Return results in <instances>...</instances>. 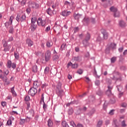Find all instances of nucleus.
Returning a JSON list of instances; mask_svg holds the SVG:
<instances>
[{
  "instance_id": "nucleus-1",
  "label": "nucleus",
  "mask_w": 127,
  "mask_h": 127,
  "mask_svg": "<svg viewBox=\"0 0 127 127\" xmlns=\"http://www.w3.org/2000/svg\"><path fill=\"white\" fill-rule=\"evenodd\" d=\"M37 24L39 26H42L43 27H45L46 24V21L45 20H42L41 18H39L37 20Z\"/></svg>"
},
{
  "instance_id": "nucleus-2",
  "label": "nucleus",
  "mask_w": 127,
  "mask_h": 127,
  "mask_svg": "<svg viewBox=\"0 0 127 127\" xmlns=\"http://www.w3.org/2000/svg\"><path fill=\"white\" fill-rule=\"evenodd\" d=\"M7 67L9 68L12 67L13 69H15L16 68V64L14 63H12L11 61H8L7 63Z\"/></svg>"
},
{
  "instance_id": "nucleus-3",
  "label": "nucleus",
  "mask_w": 127,
  "mask_h": 127,
  "mask_svg": "<svg viewBox=\"0 0 127 127\" xmlns=\"http://www.w3.org/2000/svg\"><path fill=\"white\" fill-rule=\"evenodd\" d=\"M36 93H37V89L36 88L32 87L29 90V95H30L32 97L35 96Z\"/></svg>"
},
{
  "instance_id": "nucleus-4",
  "label": "nucleus",
  "mask_w": 127,
  "mask_h": 127,
  "mask_svg": "<svg viewBox=\"0 0 127 127\" xmlns=\"http://www.w3.org/2000/svg\"><path fill=\"white\" fill-rule=\"evenodd\" d=\"M0 79H2V81L4 82V85H9V81L7 80V77L2 76V75L0 74Z\"/></svg>"
},
{
  "instance_id": "nucleus-5",
  "label": "nucleus",
  "mask_w": 127,
  "mask_h": 127,
  "mask_svg": "<svg viewBox=\"0 0 127 127\" xmlns=\"http://www.w3.org/2000/svg\"><path fill=\"white\" fill-rule=\"evenodd\" d=\"M45 58L46 61L47 62L49 61L51 58V52L47 51L45 54Z\"/></svg>"
},
{
  "instance_id": "nucleus-6",
  "label": "nucleus",
  "mask_w": 127,
  "mask_h": 127,
  "mask_svg": "<svg viewBox=\"0 0 127 127\" xmlns=\"http://www.w3.org/2000/svg\"><path fill=\"white\" fill-rule=\"evenodd\" d=\"M29 7L30 8H38L39 7V4L32 2L29 4Z\"/></svg>"
},
{
  "instance_id": "nucleus-7",
  "label": "nucleus",
  "mask_w": 127,
  "mask_h": 127,
  "mask_svg": "<svg viewBox=\"0 0 127 127\" xmlns=\"http://www.w3.org/2000/svg\"><path fill=\"white\" fill-rule=\"evenodd\" d=\"M25 15H21V16L19 15H17V17H16V20L19 22V21H23L25 20Z\"/></svg>"
},
{
  "instance_id": "nucleus-8",
  "label": "nucleus",
  "mask_w": 127,
  "mask_h": 127,
  "mask_svg": "<svg viewBox=\"0 0 127 127\" xmlns=\"http://www.w3.org/2000/svg\"><path fill=\"white\" fill-rule=\"evenodd\" d=\"M61 14L63 16H68V15H70V14H71V11L64 10L61 13Z\"/></svg>"
},
{
  "instance_id": "nucleus-9",
  "label": "nucleus",
  "mask_w": 127,
  "mask_h": 127,
  "mask_svg": "<svg viewBox=\"0 0 127 127\" xmlns=\"http://www.w3.org/2000/svg\"><path fill=\"white\" fill-rule=\"evenodd\" d=\"M101 32L103 35L104 39H108V37H109V34L107 32V31L102 30Z\"/></svg>"
},
{
  "instance_id": "nucleus-10",
  "label": "nucleus",
  "mask_w": 127,
  "mask_h": 127,
  "mask_svg": "<svg viewBox=\"0 0 127 127\" xmlns=\"http://www.w3.org/2000/svg\"><path fill=\"white\" fill-rule=\"evenodd\" d=\"M26 44L28 45L29 47H31L33 45V41L30 39H27L26 40Z\"/></svg>"
},
{
  "instance_id": "nucleus-11",
  "label": "nucleus",
  "mask_w": 127,
  "mask_h": 127,
  "mask_svg": "<svg viewBox=\"0 0 127 127\" xmlns=\"http://www.w3.org/2000/svg\"><path fill=\"white\" fill-rule=\"evenodd\" d=\"M42 102H43V109L44 110H46V109H47V105H46L45 102H44V97H43V94H42L41 103H42Z\"/></svg>"
},
{
  "instance_id": "nucleus-12",
  "label": "nucleus",
  "mask_w": 127,
  "mask_h": 127,
  "mask_svg": "<svg viewBox=\"0 0 127 127\" xmlns=\"http://www.w3.org/2000/svg\"><path fill=\"white\" fill-rule=\"evenodd\" d=\"M28 117H30L31 118L34 117V111H33V110L31 109V110H30L29 112L28 113Z\"/></svg>"
},
{
  "instance_id": "nucleus-13",
  "label": "nucleus",
  "mask_w": 127,
  "mask_h": 127,
  "mask_svg": "<svg viewBox=\"0 0 127 127\" xmlns=\"http://www.w3.org/2000/svg\"><path fill=\"white\" fill-rule=\"evenodd\" d=\"M53 45V42L52 41H48L47 42V47H49L50 48V47H52Z\"/></svg>"
},
{
  "instance_id": "nucleus-14",
  "label": "nucleus",
  "mask_w": 127,
  "mask_h": 127,
  "mask_svg": "<svg viewBox=\"0 0 127 127\" xmlns=\"http://www.w3.org/2000/svg\"><path fill=\"white\" fill-rule=\"evenodd\" d=\"M57 93L58 96H60V97H61V96L63 95V90H62V89H57Z\"/></svg>"
},
{
  "instance_id": "nucleus-15",
  "label": "nucleus",
  "mask_w": 127,
  "mask_h": 127,
  "mask_svg": "<svg viewBox=\"0 0 127 127\" xmlns=\"http://www.w3.org/2000/svg\"><path fill=\"white\" fill-rule=\"evenodd\" d=\"M38 70V68L37 67V65H34L32 68V71L34 73H36Z\"/></svg>"
},
{
  "instance_id": "nucleus-16",
  "label": "nucleus",
  "mask_w": 127,
  "mask_h": 127,
  "mask_svg": "<svg viewBox=\"0 0 127 127\" xmlns=\"http://www.w3.org/2000/svg\"><path fill=\"white\" fill-rule=\"evenodd\" d=\"M37 27V25L35 24H32L31 25V29L33 31H34L36 29V28Z\"/></svg>"
},
{
  "instance_id": "nucleus-17",
  "label": "nucleus",
  "mask_w": 127,
  "mask_h": 127,
  "mask_svg": "<svg viewBox=\"0 0 127 127\" xmlns=\"http://www.w3.org/2000/svg\"><path fill=\"white\" fill-rule=\"evenodd\" d=\"M110 49H116L117 48V45L115 43H111L110 46Z\"/></svg>"
},
{
  "instance_id": "nucleus-18",
  "label": "nucleus",
  "mask_w": 127,
  "mask_h": 127,
  "mask_svg": "<svg viewBox=\"0 0 127 127\" xmlns=\"http://www.w3.org/2000/svg\"><path fill=\"white\" fill-rule=\"evenodd\" d=\"M48 127H53V122H52V121H51V120L50 119H49V120L48 121Z\"/></svg>"
},
{
  "instance_id": "nucleus-19",
  "label": "nucleus",
  "mask_w": 127,
  "mask_h": 127,
  "mask_svg": "<svg viewBox=\"0 0 127 127\" xmlns=\"http://www.w3.org/2000/svg\"><path fill=\"white\" fill-rule=\"evenodd\" d=\"M70 126H71V127H79V126H80V124H77V126H76V124H75V123L73 121H71L70 122Z\"/></svg>"
},
{
  "instance_id": "nucleus-20",
  "label": "nucleus",
  "mask_w": 127,
  "mask_h": 127,
  "mask_svg": "<svg viewBox=\"0 0 127 127\" xmlns=\"http://www.w3.org/2000/svg\"><path fill=\"white\" fill-rule=\"evenodd\" d=\"M119 25L121 27H125L126 26V23L124 21H120L119 22Z\"/></svg>"
},
{
  "instance_id": "nucleus-21",
  "label": "nucleus",
  "mask_w": 127,
  "mask_h": 127,
  "mask_svg": "<svg viewBox=\"0 0 127 127\" xmlns=\"http://www.w3.org/2000/svg\"><path fill=\"white\" fill-rule=\"evenodd\" d=\"M74 19H76V20L79 21V19L80 18V14L77 13V14H74L73 15Z\"/></svg>"
},
{
  "instance_id": "nucleus-22",
  "label": "nucleus",
  "mask_w": 127,
  "mask_h": 127,
  "mask_svg": "<svg viewBox=\"0 0 127 127\" xmlns=\"http://www.w3.org/2000/svg\"><path fill=\"white\" fill-rule=\"evenodd\" d=\"M62 125L63 127H69V125H68V124L65 121H63L62 123Z\"/></svg>"
},
{
  "instance_id": "nucleus-23",
  "label": "nucleus",
  "mask_w": 127,
  "mask_h": 127,
  "mask_svg": "<svg viewBox=\"0 0 127 127\" xmlns=\"http://www.w3.org/2000/svg\"><path fill=\"white\" fill-rule=\"evenodd\" d=\"M11 93H12L13 96H16V92L14 91V87H13L11 88Z\"/></svg>"
},
{
  "instance_id": "nucleus-24",
  "label": "nucleus",
  "mask_w": 127,
  "mask_h": 127,
  "mask_svg": "<svg viewBox=\"0 0 127 127\" xmlns=\"http://www.w3.org/2000/svg\"><path fill=\"white\" fill-rule=\"evenodd\" d=\"M10 46H6V47H4L3 51L6 52V51H9V49H10Z\"/></svg>"
},
{
  "instance_id": "nucleus-25",
  "label": "nucleus",
  "mask_w": 127,
  "mask_h": 127,
  "mask_svg": "<svg viewBox=\"0 0 127 127\" xmlns=\"http://www.w3.org/2000/svg\"><path fill=\"white\" fill-rule=\"evenodd\" d=\"M111 11H112L113 12H116V11H118V9L114 6H112L110 8Z\"/></svg>"
},
{
  "instance_id": "nucleus-26",
  "label": "nucleus",
  "mask_w": 127,
  "mask_h": 127,
  "mask_svg": "<svg viewBox=\"0 0 127 127\" xmlns=\"http://www.w3.org/2000/svg\"><path fill=\"white\" fill-rule=\"evenodd\" d=\"M35 89L38 88V82L37 81H34L33 83V87Z\"/></svg>"
},
{
  "instance_id": "nucleus-27",
  "label": "nucleus",
  "mask_w": 127,
  "mask_h": 127,
  "mask_svg": "<svg viewBox=\"0 0 127 127\" xmlns=\"http://www.w3.org/2000/svg\"><path fill=\"white\" fill-rule=\"evenodd\" d=\"M91 38V35L89 33H87V34H86V36H85V40H90V39Z\"/></svg>"
},
{
  "instance_id": "nucleus-28",
  "label": "nucleus",
  "mask_w": 127,
  "mask_h": 127,
  "mask_svg": "<svg viewBox=\"0 0 127 127\" xmlns=\"http://www.w3.org/2000/svg\"><path fill=\"white\" fill-rule=\"evenodd\" d=\"M88 40H86L85 39L83 41V45H84V46H87V45H88V44H89L88 43Z\"/></svg>"
},
{
  "instance_id": "nucleus-29",
  "label": "nucleus",
  "mask_w": 127,
  "mask_h": 127,
  "mask_svg": "<svg viewBox=\"0 0 127 127\" xmlns=\"http://www.w3.org/2000/svg\"><path fill=\"white\" fill-rule=\"evenodd\" d=\"M5 27L6 28H8L10 25H11V23L10 22H6V23H4Z\"/></svg>"
},
{
  "instance_id": "nucleus-30",
  "label": "nucleus",
  "mask_w": 127,
  "mask_h": 127,
  "mask_svg": "<svg viewBox=\"0 0 127 127\" xmlns=\"http://www.w3.org/2000/svg\"><path fill=\"white\" fill-rule=\"evenodd\" d=\"M2 43L3 47H5L7 46V42H6V41H5V40H3L2 41Z\"/></svg>"
},
{
  "instance_id": "nucleus-31",
  "label": "nucleus",
  "mask_w": 127,
  "mask_h": 127,
  "mask_svg": "<svg viewBox=\"0 0 127 127\" xmlns=\"http://www.w3.org/2000/svg\"><path fill=\"white\" fill-rule=\"evenodd\" d=\"M47 12L48 14H49V15H51V14H52V10H51V8H48L47 10Z\"/></svg>"
},
{
  "instance_id": "nucleus-32",
  "label": "nucleus",
  "mask_w": 127,
  "mask_h": 127,
  "mask_svg": "<svg viewBox=\"0 0 127 127\" xmlns=\"http://www.w3.org/2000/svg\"><path fill=\"white\" fill-rule=\"evenodd\" d=\"M35 22H36V18L34 17L31 18V23L32 24H35Z\"/></svg>"
},
{
  "instance_id": "nucleus-33",
  "label": "nucleus",
  "mask_w": 127,
  "mask_h": 127,
  "mask_svg": "<svg viewBox=\"0 0 127 127\" xmlns=\"http://www.w3.org/2000/svg\"><path fill=\"white\" fill-rule=\"evenodd\" d=\"M45 74H48L49 73V68L48 67H46L44 70Z\"/></svg>"
},
{
  "instance_id": "nucleus-34",
  "label": "nucleus",
  "mask_w": 127,
  "mask_h": 127,
  "mask_svg": "<svg viewBox=\"0 0 127 127\" xmlns=\"http://www.w3.org/2000/svg\"><path fill=\"white\" fill-rule=\"evenodd\" d=\"M65 46H66V44H63L61 47L60 50L63 51L64 49H65Z\"/></svg>"
},
{
  "instance_id": "nucleus-35",
  "label": "nucleus",
  "mask_w": 127,
  "mask_h": 127,
  "mask_svg": "<svg viewBox=\"0 0 127 127\" xmlns=\"http://www.w3.org/2000/svg\"><path fill=\"white\" fill-rule=\"evenodd\" d=\"M102 125H103V121H100L98 123L97 127H102Z\"/></svg>"
},
{
  "instance_id": "nucleus-36",
  "label": "nucleus",
  "mask_w": 127,
  "mask_h": 127,
  "mask_svg": "<svg viewBox=\"0 0 127 127\" xmlns=\"http://www.w3.org/2000/svg\"><path fill=\"white\" fill-rule=\"evenodd\" d=\"M114 16L115 17H119V16H120V12L117 11L114 14Z\"/></svg>"
},
{
  "instance_id": "nucleus-37",
  "label": "nucleus",
  "mask_w": 127,
  "mask_h": 127,
  "mask_svg": "<svg viewBox=\"0 0 127 127\" xmlns=\"http://www.w3.org/2000/svg\"><path fill=\"white\" fill-rule=\"evenodd\" d=\"M12 20H13V16H11L9 17L8 22H10V23H11V24H12Z\"/></svg>"
},
{
  "instance_id": "nucleus-38",
  "label": "nucleus",
  "mask_w": 127,
  "mask_h": 127,
  "mask_svg": "<svg viewBox=\"0 0 127 127\" xmlns=\"http://www.w3.org/2000/svg\"><path fill=\"white\" fill-rule=\"evenodd\" d=\"M14 57L15 59H18L19 58V55L17 53H14Z\"/></svg>"
},
{
  "instance_id": "nucleus-39",
  "label": "nucleus",
  "mask_w": 127,
  "mask_h": 127,
  "mask_svg": "<svg viewBox=\"0 0 127 127\" xmlns=\"http://www.w3.org/2000/svg\"><path fill=\"white\" fill-rule=\"evenodd\" d=\"M25 101H26V102H28V101H30V98L29 96H26L25 97Z\"/></svg>"
},
{
  "instance_id": "nucleus-40",
  "label": "nucleus",
  "mask_w": 127,
  "mask_h": 127,
  "mask_svg": "<svg viewBox=\"0 0 127 127\" xmlns=\"http://www.w3.org/2000/svg\"><path fill=\"white\" fill-rule=\"evenodd\" d=\"M85 81L87 82V83H90L91 82V79L88 77L86 76L85 77Z\"/></svg>"
},
{
  "instance_id": "nucleus-41",
  "label": "nucleus",
  "mask_w": 127,
  "mask_h": 127,
  "mask_svg": "<svg viewBox=\"0 0 127 127\" xmlns=\"http://www.w3.org/2000/svg\"><path fill=\"white\" fill-rule=\"evenodd\" d=\"M30 120H31V117L29 116V117H27L25 120V122H26L27 123H28L29 122H30Z\"/></svg>"
},
{
  "instance_id": "nucleus-42",
  "label": "nucleus",
  "mask_w": 127,
  "mask_h": 127,
  "mask_svg": "<svg viewBox=\"0 0 127 127\" xmlns=\"http://www.w3.org/2000/svg\"><path fill=\"white\" fill-rule=\"evenodd\" d=\"M3 73H4V75L5 74L6 75H8L9 71H8V69H5Z\"/></svg>"
},
{
  "instance_id": "nucleus-43",
  "label": "nucleus",
  "mask_w": 127,
  "mask_h": 127,
  "mask_svg": "<svg viewBox=\"0 0 127 127\" xmlns=\"http://www.w3.org/2000/svg\"><path fill=\"white\" fill-rule=\"evenodd\" d=\"M116 60H117L116 57H113L111 59V63H115L116 62Z\"/></svg>"
},
{
  "instance_id": "nucleus-44",
  "label": "nucleus",
  "mask_w": 127,
  "mask_h": 127,
  "mask_svg": "<svg viewBox=\"0 0 127 127\" xmlns=\"http://www.w3.org/2000/svg\"><path fill=\"white\" fill-rule=\"evenodd\" d=\"M9 33H12L13 32V27L12 26L9 27Z\"/></svg>"
},
{
  "instance_id": "nucleus-45",
  "label": "nucleus",
  "mask_w": 127,
  "mask_h": 127,
  "mask_svg": "<svg viewBox=\"0 0 127 127\" xmlns=\"http://www.w3.org/2000/svg\"><path fill=\"white\" fill-rule=\"evenodd\" d=\"M1 105L2 107H3V108H4L5 107V106H6V103L4 101L2 102L1 103Z\"/></svg>"
},
{
  "instance_id": "nucleus-46",
  "label": "nucleus",
  "mask_w": 127,
  "mask_h": 127,
  "mask_svg": "<svg viewBox=\"0 0 127 127\" xmlns=\"http://www.w3.org/2000/svg\"><path fill=\"white\" fill-rule=\"evenodd\" d=\"M13 40V37L12 36L9 37L7 41L8 42H10Z\"/></svg>"
},
{
  "instance_id": "nucleus-47",
  "label": "nucleus",
  "mask_w": 127,
  "mask_h": 127,
  "mask_svg": "<svg viewBox=\"0 0 127 127\" xmlns=\"http://www.w3.org/2000/svg\"><path fill=\"white\" fill-rule=\"evenodd\" d=\"M25 123V119H20V125H23Z\"/></svg>"
},
{
  "instance_id": "nucleus-48",
  "label": "nucleus",
  "mask_w": 127,
  "mask_h": 127,
  "mask_svg": "<svg viewBox=\"0 0 127 127\" xmlns=\"http://www.w3.org/2000/svg\"><path fill=\"white\" fill-rule=\"evenodd\" d=\"M72 68H75L78 67V64H72L71 66Z\"/></svg>"
},
{
  "instance_id": "nucleus-49",
  "label": "nucleus",
  "mask_w": 127,
  "mask_h": 127,
  "mask_svg": "<svg viewBox=\"0 0 127 127\" xmlns=\"http://www.w3.org/2000/svg\"><path fill=\"white\" fill-rule=\"evenodd\" d=\"M108 89H109V90H107V93H108V92H109V93H111V90H112V89H113V87L108 86Z\"/></svg>"
},
{
  "instance_id": "nucleus-50",
  "label": "nucleus",
  "mask_w": 127,
  "mask_h": 127,
  "mask_svg": "<svg viewBox=\"0 0 127 127\" xmlns=\"http://www.w3.org/2000/svg\"><path fill=\"white\" fill-rule=\"evenodd\" d=\"M50 30V26H49L47 27H46L45 31H46V32H48V31H49Z\"/></svg>"
},
{
  "instance_id": "nucleus-51",
  "label": "nucleus",
  "mask_w": 127,
  "mask_h": 127,
  "mask_svg": "<svg viewBox=\"0 0 127 127\" xmlns=\"http://www.w3.org/2000/svg\"><path fill=\"white\" fill-rule=\"evenodd\" d=\"M57 89H61V83H59L58 85L57 86Z\"/></svg>"
},
{
  "instance_id": "nucleus-52",
  "label": "nucleus",
  "mask_w": 127,
  "mask_h": 127,
  "mask_svg": "<svg viewBox=\"0 0 127 127\" xmlns=\"http://www.w3.org/2000/svg\"><path fill=\"white\" fill-rule=\"evenodd\" d=\"M89 20H90V19H89V18H85L84 19V21L85 22H86V23H88V22H89Z\"/></svg>"
},
{
  "instance_id": "nucleus-53",
  "label": "nucleus",
  "mask_w": 127,
  "mask_h": 127,
  "mask_svg": "<svg viewBox=\"0 0 127 127\" xmlns=\"http://www.w3.org/2000/svg\"><path fill=\"white\" fill-rule=\"evenodd\" d=\"M80 59V58H79V57H75L73 58V60L74 61H79V60Z\"/></svg>"
},
{
  "instance_id": "nucleus-54",
  "label": "nucleus",
  "mask_w": 127,
  "mask_h": 127,
  "mask_svg": "<svg viewBox=\"0 0 127 127\" xmlns=\"http://www.w3.org/2000/svg\"><path fill=\"white\" fill-rule=\"evenodd\" d=\"M122 127H127V124H126V121H123L122 123Z\"/></svg>"
},
{
  "instance_id": "nucleus-55",
  "label": "nucleus",
  "mask_w": 127,
  "mask_h": 127,
  "mask_svg": "<svg viewBox=\"0 0 127 127\" xmlns=\"http://www.w3.org/2000/svg\"><path fill=\"white\" fill-rule=\"evenodd\" d=\"M7 125L8 126H10V125H11V120H9L7 121Z\"/></svg>"
},
{
  "instance_id": "nucleus-56",
  "label": "nucleus",
  "mask_w": 127,
  "mask_h": 127,
  "mask_svg": "<svg viewBox=\"0 0 127 127\" xmlns=\"http://www.w3.org/2000/svg\"><path fill=\"white\" fill-rule=\"evenodd\" d=\"M95 85H96V86H99V85H100V81H99V80H96V81H95Z\"/></svg>"
},
{
  "instance_id": "nucleus-57",
  "label": "nucleus",
  "mask_w": 127,
  "mask_h": 127,
  "mask_svg": "<svg viewBox=\"0 0 127 127\" xmlns=\"http://www.w3.org/2000/svg\"><path fill=\"white\" fill-rule=\"evenodd\" d=\"M58 58H59V57H58V56H54L53 57V59L54 60H57L58 59Z\"/></svg>"
},
{
  "instance_id": "nucleus-58",
  "label": "nucleus",
  "mask_w": 127,
  "mask_h": 127,
  "mask_svg": "<svg viewBox=\"0 0 127 127\" xmlns=\"http://www.w3.org/2000/svg\"><path fill=\"white\" fill-rule=\"evenodd\" d=\"M47 86V85L46 84V83H45L42 85V89H44V88H46Z\"/></svg>"
},
{
  "instance_id": "nucleus-59",
  "label": "nucleus",
  "mask_w": 127,
  "mask_h": 127,
  "mask_svg": "<svg viewBox=\"0 0 127 127\" xmlns=\"http://www.w3.org/2000/svg\"><path fill=\"white\" fill-rule=\"evenodd\" d=\"M114 112H115L114 110H111L110 112H109V115H114Z\"/></svg>"
},
{
  "instance_id": "nucleus-60",
  "label": "nucleus",
  "mask_w": 127,
  "mask_h": 127,
  "mask_svg": "<svg viewBox=\"0 0 127 127\" xmlns=\"http://www.w3.org/2000/svg\"><path fill=\"white\" fill-rule=\"evenodd\" d=\"M72 63L70 62L67 65V68H69V67H70V66H72Z\"/></svg>"
},
{
  "instance_id": "nucleus-61",
  "label": "nucleus",
  "mask_w": 127,
  "mask_h": 127,
  "mask_svg": "<svg viewBox=\"0 0 127 127\" xmlns=\"http://www.w3.org/2000/svg\"><path fill=\"white\" fill-rule=\"evenodd\" d=\"M85 57H86V58H90V54L89 53H87L85 55Z\"/></svg>"
},
{
  "instance_id": "nucleus-62",
  "label": "nucleus",
  "mask_w": 127,
  "mask_h": 127,
  "mask_svg": "<svg viewBox=\"0 0 127 127\" xmlns=\"http://www.w3.org/2000/svg\"><path fill=\"white\" fill-rule=\"evenodd\" d=\"M123 50H124V47H121L119 49V52H123Z\"/></svg>"
},
{
  "instance_id": "nucleus-63",
  "label": "nucleus",
  "mask_w": 127,
  "mask_h": 127,
  "mask_svg": "<svg viewBox=\"0 0 127 127\" xmlns=\"http://www.w3.org/2000/svg\"><path fill=\"white\" fill-rule=\"evenodd\" d=\"M67 78H68V80H71V79H72V75H71L70 74H68Z\"/></svg>"
},
{
  "instance_id": "nucleus-64",
  "label": "nucleus",
  "mask_w": 127,
  "mask_h": 127,
  "mask_svg": "<svg viewBox=\"0 0 127 127\" xmlns=\"http://www.w3.org/2000/svg\"><path fill=\"white\" fill-rule=\"evenodd\" d=\"M79 47H75V51L76 52H79Z\"/></svg>"
}]
</instances>
